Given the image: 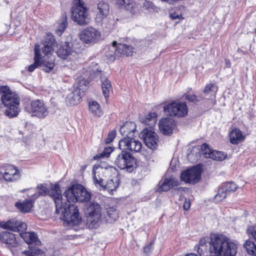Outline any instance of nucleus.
Returning <instances> with one entry per match:
<instances>
[{"instance_id": "nucleus-1", "label": "nucleus", "mask_w": 256, "mask_h": 256, "mask_svg": "<svg viewBox=\"0 0 256 256\" xmlns=\"http://www.w3.org/2000/svg\"><path fill=\"white\" fill-rule=\"evenodd\" d=\"M38 194L33 193L30 197L37 198L39 196H50L53 200L56 206V214L62 213L63 220L68 224L72 226L79 225L82 222L79 210L74 204L62 202V196L58 184H52L48 189L43 184L38 186Z\"/></svg>"}, {"instance_id": "nucleus-2", "label": "nucleus", "mask_w": 256, "mask_h": 256, "mask_svg": "<svg viewBox=\"0 0 256 256\" xmlns=\"http://www.w3.org/2000/svg\"><path fill=\"white\" fill-rule=\"evenodd\" d=\"M200 244L202 250H206V244H208L210 253L218 256H236L237 252V242L222 234H211L201 238Z\"/></svg>"}, {"instance_id": "nucleus-3", "label": "nucleus", "mask_w": 256, "mask_h": 256, "mask_svg": "<svg viewBox=\"0 0 256 256\" xmlns=\"http://www.w3.org/2000/svg\"><path fill=\"white\" fill-rule=\"evenodd\" d=\"M0 100L6 109L4 114L9 118L18 116L20 112V98L18 94L13 92L8 85L0 86Z\"/></svg>"}, {"instance_id": "nucleus-4", "label": "nucleus", "mask_w": 256, "mask_h": 256, "mask_svg": "<svg viewBox=\"0 0 256 256\" xmlns=\"http://www.w3.org/2000/svg\"><path fill=\"white\" fill-rule=\"evenodd\" d=\"M0 228L12 232H19L20 236L29 245L34 244L36 246H40L41 244V242L38 239L36 233L26 232L27 225L24 222L15 218L7 221H1L0 222Z\"/></svg>"}, {"instance_id": "nucleus-5", "label": "nucleus", "mask_w": 256, "mask_h": 256, "mask_svg": "<svg viewBox=\"0 0 256 256\" xmlns=\"http://www.w3.org/2000/svg\"><path fill=\"white\" fill-rule=\"evenodd\" d=\"M69 203L84 202H88L92 194L87 191L84 186L78 184H72L68 187L64 194Z\"/></svg>"}, {"instance_id": "nucleus-6", "label": "nucleus", "mask_w": 256, "mask_h": 256, "mask_svg": "<svg viewBox=\"0 0 256 256\" xmlns=\"http://www.w3.org/2000/svg\"><path fill=\"white\" fill-rule=\"evenodd\" d=\"M114 164L120 169L132 172L137 168L138 161L130 153L122 150L116 158Z\"/></svg>"}, {"instance_id": "nucleus-7", "label": "nucleus", "mask_w": 256, "mask_h": 256, "mask_svg": "<svg viewBox=\"0 0 256 256\" xmlns=\"http://www.w3.org/2000/svg\"><path fill=\"white\" fill-rule=\"evenodd\" d=\"M71 12L72 20L78 24L85 26L89 23L88 8L83 0H75Z\"/></svg>"}, {"instance_id": "nucleus-8", "label": "nucleus", "mask_w": 256, "mask_h": 256, "mask_svg": "<svg viewBox=\"0 0 256 256\" xmlns=\"http://www.w3.org/2000/svg\"><path fill=\"white\" fill-rule=\"evenodd\" d=\"M85 214L86 224L90 228H96L99 226L102 218V208L98 204L92 202L90 204Z\"/></svg>"}, {"instance_id": "nucleus-9", "label": "nucleus", "mask_w": 256, "mask_h": 256, "mask_svg": "<svg viewBox=\"0 0 256 256\" xmlns=\"http://www.w3.org/2000/svg\"><path fill=\"white\" fill-rule=\"evenodd\" d=\"M24 110L32 116L39 118H44L48 114V108L42 100H35L26 102Z\"/></svg>"}, {"instance_id": "nucleus-10", "label": "nucleus", "mask_w": 256, "mask_h": 256, "mask_svg": "<svg viewBox=\"0 0 256 256\" xmlns=\"http://www.w3.org/2000/svg\"><path fill=\"white\" fill-rule=\"evenodd\" d=\"M0 174L8 182H14L20 178L21 174L18 168L14 165L4 164L0 168Z\"/></svg>"}, {"instance_id": "nucleus-11", "label": "nucleus", "mask_w": 256, "mask_h": 256, "mask_svg": "<svg viewBox=\"0 0 256 256\" xmlns=\"http://www.w3.org/2000/svg\"><path fill=\"white\" fill-rule=\"evenodd\" d=\"M164 112L167 115L182 118L188 115V108L184 102H174L165 106Z\"/></svg>"}, {"instance_id": "nucleus-12", "label": "nucleus", "mask_w": 256, "mask_h": 256, "mask_svg": "<svg viewBox=\"0 0 256 256\" xmlns=\"http://www.w3.org/2000/svg\"><path fill=\"white\" fill-rule=\"evenodd\" d=\"M202 172V166L196 165L184 170L180 175L181 180L186 183L195 184L199 182Z\"/></svg>"}, {"instance_id": "nucleus-13", "label": "nucleus", "mask_w": 256, "mask_h": 256, "mask_svg": "<svg viewBox=\"0 0 256 256\" xmlns=\"http://www.w3.org/2000/svg\"><path fill=\"white\" fill-rule=\"evenodd\" d=\"M79 38L84 44H93L100 40L101 33L92 27H87L80 32Z\"/></svg>"}, {"instance_id": "nucleus-14", "label": "nucleus", "mask_w": 256, "mask_h": 256, "mask_svg": "<svg viewBox=\"0 0 256 256\" xmlns=\"http://www.w3.org/2000/svg\"><path fill=\"white\" fill-rule=\"evenodd\" d=\"M119 148L130 153L134 154L140 152L142 149V144L134 140V137L128 138H122L119 141Z\"/></svg>"}, {"instance_id": "nucleus-15", "label": "nucleus", "mask_w": 256, "mask_h": 256, "mask_svg": "<svg viewBox=\"0 0 256 256\" xmlns=\"http://www.w3.org/2000/svg\"><path fill=\"white\" fill-rule=\"evenodd\" d=\"M140 135L146 145L152 150H156L158 146V136L154 132V130L144 128L140 132Z\"/></svg>"}, {"instance_id": "nucleus-16", "label": "nucleus", "mask_w": 256, "mask_h": 256, "mask_svg": "<svg viewBox=\"0 0 256 256\" xmlns=\"http://www.w3.org/2000/svg\"><path fill=\"white\" fill-rule=\"evenodd\" d=\"M20 237L12 232L3 231L0 232V241L8 248L17 247L19 244Z\"/></svg>"}, {"instance_id": "nucleus-17", "label": "nucleus", "mask_w": 256, "mask_h": 256, "mask_svg": "<svg viewBox=\"0 0 256 256\" xmlns=\"http://www.w3.org/2000/svg\"><path fill=\"white\" fill-rule=\"evenodd\" d=\"M110 171L114 174L112 178L108 180L106 184L104 186L105 188L110 193L112 192L119 186L120 184V179L119 177L118 171L116 168H111L108 170V172Z\"/></svg>"}, {"instance_id": "nucleus-18", "label": "nucleus", "mask_w": 256, "mask_h": 256, "mask_svg": "<svg viewBox=\"0 0 256 256\" xmlns=\"http://www.w3.org/2000/svg\"><path fill=\"white\" fill-rule=\"evenodd\" d=\"M56 43L54 36L50 32L46 33L43 42L44 46L42 51L44 54V56L48 58L49 54H52L54 50V47Z\"/></svg>"}, {"instance_id": "nucleus-19", "label": "nucleus", "mask_w": 256, "mask_h": 256, "mask_svg": "<svg viewBox=\"0 0 256 256\" xmlns=\"http://www.w3.org/2000/svg\"><path fill=\"white\" fill-rule=\"evenodd\" d=\"M95 20L98 22H101L109 14V4L103 1H100L97 4Z\"/></svg>"}, {"instance_id": "nucleus-20", "label": "nucleus", "mask_w": 256, "mask_h": 256, "mask_svg": "<svg viewBox=\"0 0 256 256\" xmlns=\"http://www.w3.org/2000/svg\"><path fill=\"white\" fill-rule=\"evenodd\" d=\"M35 199L30 197V198L23 201H18L15 203L16 208L22 214H26L32 212L35 202Z\"/></svg>"}, {"instance_id": "nucleus-21", "label": "nucleus", "mask_w": 256, "mask_h": 256, "mask_svg": "<svg viewBox=\"0 0 256 256\" xmlns=\"http://www.w3.org/2000/svg\"><path fill=\"white\" fill-rule=\"evenodd\" d=\"M56 52L59 58L66 60L73 52L72 44L66 42H61Z\"/></svg>"}, {"instance_id": "nucleus-22", "label": "nucleus", "mask_w": 256, "mask_h": 256, "mask_svg": "<svg viewBox=\"0 0 256 256\" xmlns=\"http://www.w3.org/2000/svg\"><path fill=\"white\" fill-rule=\"evenodd\" d=\"M120 132L123 136L122 138H130L135 137L136 125L132 122H126L120 128Z\"/></svg>"}, {"instance_id": "nucleus-23", "label": "nucleus", "mask_w": 256, "mask_h": 256, "mask_svg": "<svg viewBox=\"0 0 256 256\" xmlns=\"http://www.w3.org/2000/svg\"><path fill=\"white\" fill-rule=\"evenodd\" d=\"M134 49L131 46L118 43L114 52L115 56H118V58L132 56L134 53Z\"/></svg>"}, {"instance_id": "nucleus-24", "label": "nucleus", "mask_w": 256, "mask_h": 256, "mask_svg": "<svg viewBox=\"0 0 256 256\" xmlns=\"http://www.w3.org/2000/svg\"><path fill=\"white\" fill-rule=\"evenodd\" d=\"M176 124L174 120L170 118H166L161 120V132L165 135H170Z\"/></svg>"}, {"instance_id": "nucleus-25", "label": "nucleus", "mask_w": 256, "mask_h": 256, "mask_svg": "<svg viewBox=\"0 0 256 256\" xmlns=\"http://www.w3.org/2000/svg\"><path fill=\"white\" fill-rule=\"evenodd\" d=\"M34 62L28 66L30 72H34L36 68L42 66V54L40 46L36 44L34 48Z\"/></svg>"}, {"instance_id": "nucleus-26", "label": "nucleus", "mask_w": 256, "mask_h": 256, "mask_svg": "<svg viewBox=\"0 0 256 256\" xmlns=\"http://www.w3.org/2000/svg\"><path fill=\"white\" fill-rule=\"evenodd\" d=\"M82 95L80 88L75 90L70 94L66 100V104L70 106H73L78 104L82 100Z\"/></svg>"}, {"instance_id": "nucleus-27", "label": "nucleus", "mask_w": 256, "mask_h": 256, "mask_svg": "<svg viewBox=\"0 0 256 256\" xmlns=\"http://www.w3.org/2000/svg\"><path fill=\"white\" fill-rule=\"evenodd\" d=\"M244 135L238 128H234L230 132V140L231 144H238L244 140Z\"/></svg>"}, {"instance_id": "nucleus-28", "label": "nucleus", "mask_w": 256, "mask_h": 256, "mask_svg": "<svg viewBox=\"0 0 256 256\" xmlns=\"http://www.w3.org/2000/svg\"><path fill=\"white\" fill-rule=\"evenodd\" d=\"M104 215L108 223H112L118 218V210L113 207L108 208Z\"/></svg>"}, {"instance_id": "nucleus-29", "label": "nucleus", "mask_w": 256, "mask_h": 256, "mask_svg": "<svg viewBox=\"0 0 256 256\" xmlns=\"http://www.w3.org/2000/svg\"><path fill=\"white\" fill-rule=\"evenodd\" d=\"M158 115L156 112H150L143 119L142 122L148 126L149 130H154L157 122Z\"/></svg>"}, {"instance_id": "nucleus-30", "label": "nucleus", "mask_w": 256, "mask_h": 256, "mask_svg": "<svg viewBox=\"0 0 256 256\" xmlns=\"http://www.w3.org/2000/svg\"><path fill=\"white\" fill-rule=\"evenodd\" d=\"M88 109L92 115L97 118L100 117L103 114V112L99 104L95 100L88 102Z\"/></svg>"}, {"instance_id": "nucleus-31", "label": "nucleus", "mask_w": 256, "mask_h": 256, "mask_svg": "<svg viewBox=\"0 0 256 256\" xmlns=\"http://www.w3.org/2000/svg\"><path fill=\"white\" fill-rule=\"evenodd\" d=\"M103 172V169L101 168H98V167L96 168L94 167L92 176L94 182L96 186H100L103 187L104 186L103 178L100 176V174Z\"/></svg>"}, {"instance_id": "nucleus-32", "label": "nucleus", "mask_w": 256, "mask_h": 256, "mask_svg": "<svg viewBox=\"0 0 256 256\" xmlns=\"http://www.w3.org/2000/svg\"><path fill=\"white\" fill-rule=\"evenodd\" d=\"M68 17L66 12L63 13L60 18L56 34L58 36H61L68 26Z\"/></svg>"}, {"instance_id": "nucleus-33", "label": "nucleus", "mask_w": 256, "mask_h": 256, "mask_svg": "<svg viewBox=\"0 0 256 256\" xmlns=\"http://www.w3.org/2000/svg\"><path fill=\"white\" fill-rule=\"evenodd\" d=\"M116 4L121 9H124L134 12V4L132 0H116Z\"/></svg>"}, {"instance_id": "nucleus-34", "label": "nucleus", "mask_w": 256, "mask_h": 256, "mask_svg": "<svg viewBox=\"0 0 256 256\" xmlns=\"http://www.w3.org/2000/svg\"><path fill=\"white\" fill-rule=\"evenodd\" d=\"M217 90L218 88L214 84H209L206 86L204 90V96L208 99H212L215 98Z\"/></svg>"}, {"instance_id": "nucleus-35", "label": "nucleus", "mask_w": 256, "mask_h": 256, "mask_svg": "<svg viewBox=\"0 0 256 256\" xmlns=\"http://www.w3.org/2000/svg\"><path fill=\"white\" fill-rule=\"evenodd\" d=\"M42 66L44 67L43 70L46 72H50L55 66L54 59H47L45 56H42Z\"/></svg>"}, {"instance_id": "nucleus-36", "label": "nucleus", "mask_w": 256, "mask_h": 256, "mask_svg": "<svg viewBox=\"0 0 256 256\" xmlns=\"http://www.w3.org/2000/svg\"><path fill=\"white\" fill-rule=\"evenodd\" d=\"M101 86L103 94L107 102L108 99L109 98L110 92L112 90L111 82L107 78H105L104 80H102Z\"/></svg>"}, {"instance_id": "nucleus-37", "label": "nucleus", "mask_w": 256, "mask_h": 256, "mask_svg": "<svg viewBox=\"0 0 256 256\" xmlns=\"http://www.w3.org/2000/svg\"><path fill=\"white\" fill-rule=\"evenodd\" d=\"M178 184V181L174 178L166 179L161 184V190L167 191L174 186Z\"/></svg>"}, {"instance_id": "nucleus-38", "label": "nucleus", "mask_w": 256, "mask_h": 256, "mask_svg": "<svg viewBox=\"0 0 256 256\" xmlns=\"http://www.w3.org/2000/svg\"><path fill=\"white\" fill-rule=\"evenodd\" d=\"M26 256H46L44 251L36 247L29 246V250L22 252Z\"/></svg>"}, {"instance_id": "nucleus-39", "label": "nucleus", "mask_w": 256, "mask_h": 256, "mask_svg": "<svg viewBox=\"0 0 256 256\" xmlns=\"http://www.w3.org/2000/svg\"><path fill=\"white\" fill-rule=\"evenodd\" d=\"M243 246L248 254L256 256V245L253 241L246 240L243 244Z\"/></svg>"}, {"instance_id": "nucleus-40", "label": "nucleus", "mask_w": 256, "mask_h": 256, "mask_svg": "<svg viewBox=\"0 0 256 256\" xmlns=\"http://www.w3.org/2000/svg\"><path fill=\"white\" fill-rule=\"evenodd\" d=\"M114 148L111 146H106L104 150L94 156V160H100L108 158L110 156V154L113 152Z\"/></svg>"}, {"instance_id": "nucleus-41", "label": "nucleus", "mask_w": 256, "mask_h": 256, "mask_svg": "<svg viewBox=\"0 0 256 256\" xmlns=\"http://www.w3.org/2000/svg\"><path fill=\"white\" fill-rule=\"evenodd\" d=\"M114 148L111 146H106L104 150L94 156V160H100L108 158L110 156V154L113 152Z\"/></svg>"}, {"instance_id": "nucleus-42", "label": "nucleus", "mask_w": 256, "mask_h": 256, "mask_svg": "<svg viewBox=\"0 0 256 256\" xmlns=\"http://www.w3.org/2000/svg\"><path fill=\"white\" fill-rule=\"evenodd\" d=\"M114 148L111 146H106L104 150L94 156V160H100L108 158L110 156V154L113 152Z\"/></svg>"}, {"instance_id": "nucleus-43", "label": "nucleus", "mask_w": 256, "mask_h": 256, "mask_svg": "<svg viewBox=\"0 0 256 256\" xmlns=\"http://www.w3.org/2000/svg\"><path fill=\"white\" fill-rule=\"evenodd\" d=\"M228 194L222 188L220 187L218 190V193L214 196V200L216 202H220L224 200Z\"/></svg>"}, {"instance_id": "nucleus-44", "label": "nucleus", "mask_w": 256, "mask_h": 256, "mask_svg": "<svg viewBox=\"0 0 256 256\" xmlns=\"http://www.w3.org/2000/svg\"><path fill=\"white\" fill-rule=\"evenodd\" d=\"M211 154L210 158L220 161L224 160L226 156V155L224 152L216 150H212V154Z\"/></svg>"}, {"instance_id": "nucleus-45", "label": "nucleus", "mask_w": 256, "mask_h": 256, "mask_svg": "<svg viewBox=\"0 0 256 256\" xmlns=\"http://www.w3.org/2000/svg\"><path fill=\"white\" fill-rule=\"evenodd\" d=\"M222 186L228 194L231 192L236 191L238 188L237 186L232 182L224 184Z\"/></svg>"}, {"instance_id": "nucleus-46", "label": "nucleus", "mask_w": 256, "mask_h": 256, "mask_svg": "<svg viewBox=\"0 0 256 256\" xmlns=\"http://www.w3.org/2000/svg\"><path fill=\"white\" fill-rule=\"evenodd\" d=\"M212 150L206 144H204L202 146V154L206 158H211Z\"/></svg>"}, {"instance_id": "nucleus-47", "label": "nucleus", "mask_w": 256, "mask_h": 256, "mask_svg": "<svg viewBox=\"0 0 256 256\" xmlns=\"http://www.w3.org/2000/svg\"><path fill=\"white\" fill-rule=\"evenodd\" d=\"M206 250H200V241L199 242V246L198 248V252L200 253V256H218L216 255L212 254L210 253L209 250H208V248L209 246L208 244H206Z\"/></svg>"}, {"instance_id": "nucleus-48", "label": "nucleus", "mask_w": 256, "mask_h": 256, "mask_svg": "<svg viewBox=\"0 0 256 256\" xmlns=\"http://www.w3.org/2000/svg\"><path fill=\"white\" fill-rule=\"evenodd\" d=\"M116 136V130H113L110 132L108 133V136L106 138L105 140V142L106 144H110L114 140V139Z\"/></svg>"}, {"instance_id": "nucleus-49", "label": "nucleus", "mask_w": 256, "mask_h": 256, "mask_svg": "<svg viewBox=\"0 0 256 256\" xmlns=\"http://www.w3.org/2000/svg\"><path fill=\"white\" fill-rule=\"evenodd\" d=\"M106 56L107 57L108 60H110V61H114L118 58V56H115L114 52H113V50L107 51L106 52Z\"/></svg>"}, {"instance_id": "nucleus-50", "label": "nucleus", "mask_w": 256, "mask_h": 256, "mask_svg": "<svg viewBox=\"0 0 256 256\" xmlns=\"http://www.w3.org/2000/svg\"><path fill=\"white\" fill-rule=\"evenodd\" d=\"M170 17L171 19L176 20L177 19L178 20H182L184 19V17L182 14H178L176 12H170Z\"/></svg>"}, {"instance_id": "nucleus-51", "label": "nucleus", "mask_w": 256, "mask_h": 256, "mask_svg": "<svg viewBox=\"0 0 256 256\" xmlns=\"http://www.w3.org/2000/svg\"><path fill=\"white\" fill-rule=\"evenodd\" d=\"M153 244L152 242H150L148 244H147L146 246H145L144 248V252L145 254H146V256L148 255V254L152 251V245Z\"/></svg>"}, {"instance_id": "nucleus-52", "label": "nucleus", "mask_w": 256, "mask_h": 256, "mask_svg": "<svg viewBox=\"0 0 256 256\" xmlns=\"http://www.w3.org/2000/svg\"><path fill=\"white\" fill-rule=\"evenodd\" d=\"M186 98L188 101L192 102H196L198 101L195 95L187 94L186 96Z\"/></svg>"}, {"instance_id": "nucleus-53", "label": "nucleus", "mask_w": 256, "mask_h": 256, "mask_svg": "<svg viewBox=\"0 0 256 256\" xmlns=\"http://www.w3.org/2000/svg\"><path fill=\"white\" fill-rule=\"evenodd\" d=\"M153 6V4L149 1H146L143 4V7L146 9L152 8Z\"/></svg>"}, {"instance_id": "nucleus-54", "label": "nucleus", "mask_w": 256, "mask_h": 256, "mask_svg": "<svg viewBox=\"0 0 256 256\" xmlns=\"http://www.w3.org/2000/svg\"><path fill=\"white\" fill-rule=\"evenodd\" d=\"M190 202L189 199H186L184 204V208L185 210H188L190 208Z\"/></svg>"}, {"instance_id": "nucleus-55", "label": "nucleus", "mask_w": 256, "mask_h": 256, "mask_svg": "<svg viewBox=\"0 0 256 256\" xmlns=\"http://www.w3.org/2000/svg\"><path fill=\"white\" fill-rule=\"evenodd\" d=\"M118 44L117 43V42L116 41H114L112 42V46L114 50V52H116V46H118Z\"/></svg>"}, {"instance_id": "nucleus-56", "label": "nucleus", "mask_w": 256, "mask_h": 256, "mask_svg": "<svg viewBox=\"0 0 256 256\" xmlns=\"http://www.w3.org/2000/svg\"><path fill=\"white\" fill-rule=\"evenodd\" d=\"M27 190H28L31 191V192H34V188H28V189H23L22 190L20 191V192H25Z\"/></svg>"}, {"instance_id": "nucleus-57", "label": "nucleus", "mask_w": 256, "mask_h": 256, "mask_svg": "<svg viewBox=\"0 0 256 256\" xmlns=\"http://www.w3.org/2000/svg\"><path fill=\"white\" fill-rule=\"evenodd\" d=\"M225 64L227 67L230 68V60H225Z\"/></svg>"}, {"instance_id": "nucleus-58", "label": "nucleus", "mask_w": 256, "mask_h": 256, "mask_svg": "<svg viewBox=\"0 0 256 256\" xmlns=\"http://www.w3.org/2000/svg\"><path fill=\"white\" fill-rule=\"evenodd\" d=\"M186 256H198L196 254H186Z\"/></svg>"}, {"instance_id": "nucleus-59", "label": "nucleus", "mask_w": 256, "mask_h": 256, "mask_svg": "<svg viewBox=\"0 0 256 256\" xmlns=\"http://www.w3.org/2000/svg\"><path fill=\"white\" fill-rule=\"evenodd\" d=\"M158 126L159 128L160 129V120L158 122Z\"/></svg>"}, {"instance_id": "nucleus-60", "label": "nucleus", "mask_w": 256, "mask_h": 256, "mask_svg": "<svg viewBox=\"0 0 256 256\" xmlns=\"http://www.w3.org/2000/svg\"><path fill=\"white\" fill-rule=\"evenodd\" d=\"M80 83H81V82L80 81V84H78V85H79V86H80Z\"/></svg>"}, {"instance_id": "nucleus-61", "label": "nucleus", "mask_w": 256, "mask_h": 256, "mask_svg": "<svg viewBox=\"0 0 256 256\" xmlns=\"http://www.w3.org/2000/svg\"><path fill=\"white\" fill-rule=\"evenodd\" d=\"M160 184V182L158 183V186Z\"/></svg>"}, {"instance_id": "nucleus-62", "label": "nucleus", "mask_w": 256, "mask_h": 256, "mask_svg": "<svg viewBox=\"0 0 256 256\" xmlns=\"http://www.w3.org/2000/svg\"><path fill=\"white\" fill-rule=\"evenodd\" d=\"M255 32H256V29L255 30Z\"/></svg>"}]
</instances>
